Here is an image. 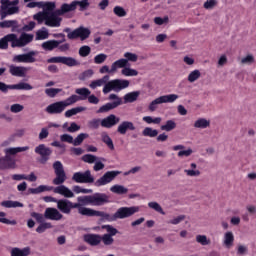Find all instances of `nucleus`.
Listing matches in <instances>:
<instances>
[{
	"label": "nucleus",
	"instance_id": "obj_8",
	"mask_svg": "<svg viewBox=\"0 0 256 256\" xmlns=\"http://www.w3.org/2000/svg\"><path fill=\"white\" fill-rule=\"evenodd\" d=\"M53 169L56 174V178L53 180L54 185H63L67 181V176L65 175V170H63V164L61 161H56L53 164Z\"/></svg>",
	"mask_w": 256,
	"mask_h": 256
},
{
	"label": "nucleus",
	"instance_id": "obj_52",
	"mask_svg": "<svg viewBox=\"0 0 256 256\" xmlns=\"http://www.w3.org/2000/svg\"><path fill=\"white\" fill-rule=\"evenodd\" d=\"M89 134L87 133H81L79 134L74 140H73V145L75 147L81 145V143H83V141H85V139H88Z\"/></svg>",
	"mask_w": 256,
	"mask_h": 256
},
{
	"label": "nucleus",
	"instance_id": "obj_20",
	"mask_svg": "<svg viewBox=\"0 0 256 256\" xmlns=\"http://www.w3.org/2000/svg\"><path fill=\"white\" fill-rule=\"evenodd\" d=\"M45 219H49L50 221H61L63 219V214L57 208H46L44 211Z\"/></svg>",
	"mask_w": 256,
	"mask_h": 256
},
{
	"label": "nucleus",
	"instance_id": "obj_7",
	"mask_svg": "<svg viewBox=\"0 0 256 256\" xmlns=\"http://www.w3.org/2000/svg\"><path fill=\"white\" fill-rule=\"evenodd\" d=\"M83 213L85 215H88V217H101L104 221H108V223H113V221H117L116 214L113 215L103 212V211H97L93 209H84Z\"/></svg>",
	"mask_w": 256,
	"mask_h": 256
},
{
	"label": "nucleus",
	"instance_id": "obj_12",
	"mask_svg": "<svg viewBox=\"0 0 256 256\" xmlns=\"http://www.w3.org/2000/svg\"><path fill=\"white\" fill-rule=\"evenodd\" d=\"M34 38L35 36L33 34H27L25 32H23L19 38L15 34L12 47H25L26 45H29V43H31Z\"/></svg>",
	"mask_w": 256,
	"mask_h": 256
},
{
	"label": "nucleus",
	"instance_id": "obj_38",
	"mask_svg": "<svg viewBox=\"0 0 256 256\" xmlns=\"http://www.w3.org/2000/svg\"><path fill=\"white\" fill-rule=\"evenodd\" d=\"M75 93L79 95L80 101H85V99H88L89 95H91V90L88 88H77Z\"/></svg>",
	"mask_w": 256,
	"mask_h": 256
},
{
	"label": "nucleus",
	"instance_id": "obj_55",
	"mask_svg": "<svg viewBox=\"0 0 256 256\" xmlns=\"http://www.w3.org/2000/svg\"><path fill=\"white\" fill-rule=\"evenodd\" d=\"M77 101H81V98H79V96L74 94L69 98H67L66 100H64L63 103L65 107H69V105H73L74 103H77Z\"/></svg>",
	"mask_w": 256,
	"mask_h": 256
},
{
	"label": "nucleus",
	"instance_id": "obj_14",
	"mask_svg": "<svg viewBox=\"0 0 256 256\" xmlns=\"http://www.w3.org/2000/svg\"><path fill=\"white\" fill-rule=\"evenodd\" d=\"M35 153L40 155V163L45 165V163L49 161V157L51 156L52 151L51 148L45 146V144H40L35 148Z\"/></svg>",
	"mask_w": 256,
	"mask_h": 256
},
{
	"label": "nucleus",
	"instance_id": "obj_56",
	"mask_svg": "<svg viewBox=\"0 0 256 256\" xmlns=\"http://www.w3.org/2000/svg\"><path fill=\"white\" fill-rule=\"evenodd\" d=\"M217 0H206L203 4L204 9L211 11L217 7Z\"/></svg>",
	"mask_w": 256,
	"mask_h": 256
},
{
	"label": "nucleus",
	"instance_id": "obj_64",
	"mask_svg": "<svg viewBox=\"0 0 256 256\" xmlns=\"http://www.w3.org/2000/svg\"><path fill=\"white\" fill-rule=\"evenodd\" d=\"M90 53H91V47H89V46H82L79 49L80 57H87Z\"/></svg>",
	"mask_w": 256,
	"mask_h": 256
},
{
	"label": "nucleus",
	"instance_id": "obj_27",
	"mask_svg": "<svg viewBox=\"0 0 256 256\" xmlns=\"http://www.w3.org/2000/svg\"><path fill=\"white\" fill-rule=\"evenodd\" d=\"M31 255V248L24 247H14L10 250V256H29Z\"/></svg>",
	"mask_w": 256,
	"mask_h": 256
},
{
	"label": "nucleus",
	"instance_id": "obj_1",
	"mask_svg": "<svg viewBox=\"0 0 256 256\" xmlns=\"http://www.w3.org/2000/svg\"><path fill=\"white\" fill-rule=\"evenodd\" d=\"M55 2H46L44 5V11H40L33 15L34 21H37L38 25H47V27H61L62 15L71 13L79 7V11H85L91 7V0H74L70 4L63 3L60 9L55 11ZM55 11V12H53Z\"/></svg>",
	"mask_w": 256,
	"mask_h": 256
},
{
	"label": "nucleus",
	"instance_id": "obj_33",
	"mask_svg": "<svg viewBox=\"0 0 256 256\" xmlns=\"http://www.w3.org/2000/svg\"><path fill=\"white\" fill-rule=\"evenodd\" d=\"M9 89H16L18 91H31L33 86H31L29 83L20 82L18 84L9 85Z\"/></svg>",
	"mask_w": 256,
	"mask_h": 256
},
{
	"label": "nucleus",
	"instance_id": "obj_21",
	"mask_svg": "<svg viewBox=\"0 0 256 256\" xmlns=\"http://www.w3.org/2000/svg\"><path fill=\"white\" fill-rule=\"evenodd\" d=\"M192 126L198 131L209 129V127H211V119L198 117L196 120H194Z\"/></svg>",
	"mask_w": 256,
	"mask_h": 256
},
{
	"label": "nucleus",
	"instance_id": "obj_24",
	"mask_svg": "<svg viewBox=\"0 0 256 256\" xmlns=\"http://www.w3.org/2000/svg\"><path fill=\"white\" fill-rule=\"evenodd\" d=\"M184 173L186 177H201V169L195 162L190 163L189 168L184 169Z\"/></svg>",
	"mask_w": 256,
	"mask_h": 256
},
{
	"label": "nucleus",
	"instance_id": "obj_47",
	"mask_svg": "<svg viewBox=\"0 0 256 256\" xmlns=\"http://www.w3.org/2000/svg\"><path fill=\"white\" fill-rule=\"evenodd\" d=\"M138 97H139V92H137V91L127 93L124 96V103H133V102L137 101Z\"/></svg>",
	"mask_w": 256,
	"mask_h": 256
},
{
	"label": "nucleus",
	"instance_id": "obj_18",
	"mask_svg": "<svg viewBox=\"0 0 256 256\" xmlns=\"http://www.w3.org/2000/svg\"><path fill=\"white\" fill-rule=\"evenodd\" d=\"M65 109H67V107L65 106L64 102L59 101L48 105L45 111L49 115H60V113H63Z\"/></svg>",
	"mask_w": 256,
	"mask_h": 256
},
{
	"label": "nucleus",
	"instance_id": "obj_23",
	"mask_svg": "<svg viewBox=\"0 0 256 256\" xmlns=\"http://www.w3.org/2000/svg\"><path fill=\"white\" fill-rule=\"evenodd\" d=\"M119 121V117L111 114L108 117L101 120V126L105 127L106 129H111V127H115V125H117Z\"/></svg>",
	"mask_w": 256,
	"mask_h": 256
},
{
	"label": "nucleus",
	"instance_id": "obj_2",
	"mask_svg": "<svg viewBox=\"0 0 256 256\" xmlns=\"http://www.w3.org/2000/svg\"><path fill=\"white\" fill-rule=\"evenodd\" d=\"M129 85H130L129 80L114 79L109 81V75H105L100 79L92 81L89 84V87L90 89H97V87H103L102 91L104 95H107V93H111V91H115L116 93H119V91H123V89H127Z\"/></svg>",
	"mask_w": 256,
	"mask_h": 256
},
{
	"label": "nucleus",
	"instance_id": "obj_48",
	"mask_svg": "<svg viewBox=\"0 0 256 256\" xmlns=\"http://www.w3.org/2000/svg\"><path fill=\"white\" fill-rule=\"evenodd\" d=\"M47 229H53V224H51V222L44 221L39 224L36 231L38 233H45Z\"/></svg>",
	"mask_w": 256,
	"mask_h": 256
},
{
	"label": "nucleus",
	"instance_id": "obj_34",
	"mask_svg": "<svg viewBox=\"0 0 256 256\" xmlns=\"http://www.w3.org/2000/svg\"><path fill=\"white\" fill-rule=\"evenodd\" d=\"M196 243H199L202 247H207L208 245H211V238L205 234H198L196 235Z\"/></svg>",
	"mask_w": 256,
	"mask_h": 256
},
{
	"label": "nucleus",
	"instance_id": "obj_63",
	"mask_svg": "<svg viewBox=\"0 0 256 256\" xmlns=\"http://www.w3.org/2000/svg\"><path fill=\"white\" fill-rule=\"evenodd\" d=\"M31 217L37 221V223L41 224L45 221V215L37 212H31Z\"/></svg>",
	"mask_w": 256,
	"mask_h": 256
},
{
	"label": "nucleus",
	"instance_id": "obj_46",
	"mask_svg": "<svg viewBox=\"0 0 256 256\" xmlns=\"http://www.w3.org/2000/svg\"><path fill=\"white\" fill-rule=\"evenodd\" d=\"M177 123L175 120H167L164 125L160 127L162 131H173V129H176Z\"/></svg>",
	"mask_w": 256,
	"mask_h": 256
},
{
	"label": "nucleus",
	"instance_id": "obj_59",
	"mask_svg": "<svg viewBox=\"0 0 256 256\" xmlns=\"http://www.w3.org/2000/svg\"><path fill=\"white\" fill-rule=\"evenodd\" d=\"M113 13L116 14L117 17H126L127 11L121 6H115L113 9Z\"/></svg>",
	"mask_w": 256,
	"mask_h": 256
},
{
	"label": "nucleus",
	"instance_id": "obj_17",
	"mask_svg": "<svg viewBox=\"0 0 256 256\" xmlns=\"http://www.w3.org/2000/svg\"><path fill=\"white\" fill-rule=\"evenodd\" d=\"M91 35V30L89 28L80 27L76 30L69 32L67 37L68 39H77L78 37L80 39H89V36Z\"/></svg>",
	"mask_w": 256,
	"mask_h": 256
},
{
	"label": "nucleus",
	"instance_id": "obj_36",
	"mask_svg": "<svg viewBox=\"0 0 256 256\" xmlns=\"http://www.w3.org/2000/svg\"><path fill=\"white\" fill-rule=\"evenodd\" d=\"M199 79H201V71L199 69L192 70L187 76L188 83H195Z\"/></svg>",
	"mask_w": 256,
	"mask_h": 256
},
{
	"label": "nucleus",
	"instance_id": "obj_62",
	"mask_svg": "<svg viewBox=\"0 0 256 256\" xmlns=\"http://www.w3.org/2000/svg\"><path fill=\"white\" fill-rule=\"evenodd\" d=\"M105 61H107V54L100 53L94 57V63H96V65H101L105 63Z\"/></svg>",
	"mask_w": 256,
	"mask_h": 256
},
{
	"label": "nucleus",
	"instance_id": "obj_39",
	"mask_svg": "<svg viewBox=\"0 0 256 256\" xmlns=\"http://www.w3.org/2000/svg\"><path fill=\"white\" fill-rule=\"evenodd\" d=\"M45 39H49V30L43 27L36 32V41H43Z\"/></svg>",
	"mask_w": 256,
	"mask_h": 256
},
{
	"label": "nucleus",
	"instance_id": "obj_35",
	"mask_svg": "<svg viewBox=\"0 0 256 256\" xmlns=\"http://www.w3.org/2000/svg\"><path fill=\"white\" fill-rule=\"evenodd\" d=\"M60 42L56 40H50L42 43V49L45 51H53V49H57L59 47Z\"/></svg>",
	"mask_w": 256,
	"mask_h": 256
},
{
	"label": "nucleus",
	"instance_id": "obj_5",
	"mask_svg": "<svg viewBox=\"0 0 256 256\" xmlns=\"http://www.w3.org/2000/svg\"><path fill=\"white\" fill-rule=\"evenodd\" d=\"M0 3V17L2 20L8 15H16V13H19V0H0Z\"/></svg>",
	"mask_w": 256,
	"mask_h": 256
},
{
	"label": "nucleus",
	"instance_id": "obj_44",
	"mask_svg": "<svg viewBox=\"0 0 256 256\" xmlns=\"http://www.w3.org/2000/svg\"><path fill=\"white\" fill-rule=\"evenodd\" d=\"M142 135L143 137H157L159 135V131H157V129H153L151 127H146L143 129L142 131Z\"/></svg>",
	"mask_w": 256,
	"mask_h": 256
},
{
	"label": "nucleus",
	"instance_id": "obj_37",
	"mask_svg": "<svg viewBox=\"0 0 256 256\" xmlns=\"http://www.w3.org/2000/svg\"><path fill=\"white\" fill-rule=\"evenodd\" d=\"M142 121L144 123H147V125H161V121H163V118L161 117H153V116H144L142 118Z\"/></svg>",
	"mask_w": 256,
	"mask_h": 256
},
{
	"label": "nucleus",
	"instance_id": "obj_40",
	"mask_svg": "<svg viewBox=\"0 0 256 256\" xmlns=\"http://www.w3.org/2000/svg\"><path fill=\"white\" fill-rule=\"evenodd\" d=\"M121 75H124V77H137V75H139V71L126 66L121 70Z\"/></svg>",
	"mask_w": 256,
	"mask_h": 256
},
{
	"label": "nucleus",
	"instance_id": "obj_16",
	"mask_svg": "<svg viewBox=\"0 0 256 256\" xmlns=\"http://www.w3.org/2000/svg\"><path fill=\"white\" fill-rule=\"evenodd\" d=\"M105 203H109V196L105 193H96L90 195V205L93 207H101V205H105Z\"/></svg>",
	"mask_w": 256,
	"mask_h": 256
},
{
	"label": "nucleus",
	"instance_id": "obj_51",
	"mask_svg": "<svg viewBox=\"0 0 256 256\" xmlns=\"http://www.w3.org/2000/svg\"><path fill=\"white\" fill-rule=\"evenodd\" d=\"M87 108L85 107H76V108H72L70 110H67L65 112V117H73V115H77V113H82V111H85Z\"/></svg>",
	"mask_w": 256,
	"mask_h": 256
},
{
	"label": "nucleus",
	"instance_id": "obj_54",
	"mask_svg": "<svg viewBox=\"0 0 256 256\" xmlns=\"http://www.w3.org/2000/svg\"><path fill=\"white\" fill-rule=\"evenodd\" d=\"M148 207L154 211H157V213H160L161 215H165V211H163V208L157 202H149Z\"/></svg>",
	"mask_w": 256,
	"mask_h": 256
},
{
	"label": "nucleus",
	"instance_id": "obj_15",
	"mask_svg": "<svg viewBox=\"0 0 256 256\" xmlns=\"http://www.w3.org/2000/svg\"><path fill=\"white\" fill-rule=\"evenodd\" d=\"M117 175H119V171H108L102 177L96 180L95 186L103 187L105 185H109V183H111V181H113Z\"/></svg>",
	"mask_w": 256,
	"mask_h": 256
},
{
	"label": "nucleus",
	"instance_id": "obj_3",
	"mask_svg": "<svg viewBox=\"0 0 256 256\" xmlns=\"http://www.w3.org/2000/svg\"><path fill=\"white\" fill-rule=\"evenodd\" d=\"M29 151V146L24 147H8L4 149L5 156L2 157V163L0 164V169L5 171L7 169H17V160L14 159V155L17 153H23Z\"/></svg>",
	"mask_w": 256,
	"mask_h": 256
},
{
	"label": "nucleus",
	"instance_id": "obj_6",
	"mask_svg": "<svg viewBox=\"0 0 256 256\" xmlns=\"http://www.w3.org/2000/svg\"><path fill=\"white\" fill-rule=\"evenodd\" d=\"M179 99V95L177 94H167L163 96H159L155 98L150 104L148 105L149 111H157L159 109V105H163V103H175V101Z\"/></svg>",
	"mask_w": 256,
	"mask_h": 256
},
{
	"label": "nucleus",
	"instance_id": "obj_10",
	"mask_svg": "<svg viewBox=\"0 0 256 256\" xmlns=\"http://www.w3.org/2000/svg\"><path fill=\"white\" fill-rule=\"evenodd\" d=\"M37 55H39V52L30 51L25 54L15 55L12 61L14 63H35V61H37V59L35 58L37 57Z\"/></svg>",
	"mask_w": 256,
	"mask_h": 256
},
{
	"label": "nucleus",
	"instance_id": "obj_28",
	"mask_svg": "<svg viewBox=\"0 0 256 256\" xmlns=\"http://www.w3.org/2000/svg\"><path fill=\"white\" fill-rule=\"evenodd\" d=\"M84 241L92 246H97L101 243V235L99 234H87L84 236Z\"/></svg>",
	"mask_w": 256,
	"mask_h": 256
},
{
	"label": "nucleus",
	"instance_id": "obj_32",
	"mask_svg": "<svg viewBox=\"0 0 256 256\" xmlns=\"http://www.w3.org/2000/svg\"><path fill=\"white\" fill-rule=\"evenodd\" d=\"M110 191L112 193H115L116 195H127V193H129V189H127L125 186L119 185V184L113 185L110 188Z\"/></svg>",
	"mask_w": 256,
	"mask_h": 256
},
{
	"label": "nucleus",
	"instance_id": "obj_30",
	"mask_svg": "<svg viewBox=\"0 0 256 256\" xmlns=\"http://www.w3.org/2000/svg\"><path fill=\"white\" fill-rule=\"evenodd\" d=\"M101 141L105 143V145L110 149V151H115V144H113V139L107 132L101 133Z\"/></svg>",
	"mask_w": 256,
	"mask_h": 256
},
{
	"label": "nucleus",
	"instance_id": "obj_31",
	"mask_svg": "<svg viewBox=\"0 0 256 256\" xmlns=\"http://www.w3.org/2000/svg\"><path fill=\"white\" fill-rule=\"evenodd\" d=\"M127 65L128 63L125 58L118 59L112 63V71H114V73H117L118 69H125Z\"/></svg>",
	"mask_w": 256,
	"mask_h": 256
},
{
	"label": "nucleus",
	"instance_id": "obj_11",
	"mask_svg": "<svg viewBox=\"0 0 256 256\" xmlns=\"http://www.w3.org/2000/svg\"><path fill=\"white\" fill-rule=\"evenodd\" d=\"M73 181L76 183H94L95 178L91 175L90 170H86L85 172H76L72 177Z\"/></svg>",
	"mask_w": 256,
	"mask_h": 256
},
{
	"label": "nucleus",
	"instance_id": "obj_26",
	"mask_svg": "<svg viewBox=\"0 0 256 256\" xmlns=\"http://www.w3.org/2000/svg\"><path fill=\"white\" fill-rule=\"evenodd\" d=\"M9 70L11 75H13L14 77H25L27 75V71H29V68L11 65L9 67Z\"/></svg>",
	"mask_w": 256,
	"mask_h": 256
},
{
	"label": "nucleus",
	"instance_id": "obj_57",
	"mask_svg": "<svg viewBox=\"0 0 256 256\" xmlns=\"http://www.w3.org/2000/svg\"><path fill=\"white\" fill-rule=\"evenodd\" d=\"M109 100L113 101L111 102L115 107H119V105L123 104V100L119 98L116 94H110L109 95Z\"/></svg>",
	"mask_w": 256,
	"mask_h": 256
},
{
	"label": "nucleus",
	"instance_id": "obj_22",
	"mask_svg": "<svg viewBox=\"0 0 256 256\" xmlns=\"http://www.w3.org/2000/svg\"><path fill=\"white\" fill-rule=\"evenodd\" d=\"M235 244V234L233 231H226L222 236V245L225 249H231Z\"/></svg>",
	"mask_w": 256,
	"mask_h": 256
},
{
	"label": "nucleus",
	"instance_id": "obj_50",
	"mask_svg": "<svg viewBox=\"0 0 256 256\" xmlns=\"http://www.w3.org/2000/svg\"><path fill=\"white\" fill-rule=\"evenodd\" d=\"M241 65H253L255 63V56L253 54H247L240 59Z\"/></svg>",
	"mask_w": 256,
	"mask_h": 256
},
{
	"label": "nucleus",
	"instance_id": "obj_4",
	"mask_svg": "<svg viewBox=\"0 0 256 256\" xmlns=\"http://www.w3.org/2000/svg\"><path fill=\"white\" fill-rule=\"evenodd\" d=\"M47 191H53V193L62 195V197H65L66 199H72V197H75V193L65 185H59L57 187L40 185L37 188H30L28 193H31L32 195H39L40 193H45Z\"/></svg>",
	"mask_w": 256,
	"mask_h": 256
},
{
	"label": "nucleus",
	"instance_id": "obj_25",
	"mask_svg": "<svg viewBox=\"0 0 256 256\" xmlns=\"http://www.w3.org/2000/svg\"><path fill=\"white\" fill-rule=\"evenodd\" d=\"M135 124L131 121H123L118 125L117 131L120 135H126L127 131H135Z\"/></svg>",
	"mask_w": 256,
	"mask_h": 256
},
{
	"label": "nucleus",
	"instance_id": "obj_42",
	"mask_svg": "<svg viewBox=\"0 0 256 256\" xmlns=\"http://www.w3.org/2000/svg\"><path fill=\"white\" fill-rule=\"evenodd\" d=\"M101 229H105L106 235H110V237H115V235H119V230H117V228H115L113 225H102Z\"/></svg>",
	"mask_w": 256,
	"mask_h": 256
},
{
	"label": "nucleus",
	"instance_id": "obj_19",
	"mask_svg": "<svg viewBox=\"0 0 256 256\" xmlns=\"http://www.w3.org/2000/svg\"><path fill=\"white\" fill-rule=\"evenodd\" d=\"M78 203H74V205H79V207H75L76 209H78V213L80 215H84L86 217H89L88 214H85V212H83L84 209H91V208H87L84 207L83 205H91V195L90 196H79L77 198Z\"/></svg>",
	"mask_w": 256,
	"mask_h": 256
},
{
	"label": "nucleus",
	"instance_id": "obj_45",
	"mask_svg": "<svg viewBox=\"0 0 256 256\" xmlns=\"http://www.w3.org/2000/svg\"><path fill=\"white\" fill-rule=\"evenodd\" d=\"M2 207H6L7 209L23 207V203L19 201L6 200L1 203Z\"/></svg>",
	"mask_w": 256,
	"mask_h": 256
},
{
	"label": "nucleus",
	"instance_id": "obj_43",
	"mask_svg": "<svg viewBox=\"0 0 256 256\" xmlns=\"http://www.w3.org/2000/svg\"><path fill=\"white\" fill-rule=\"evenodd\" d=\"M1 29H9L13 28L12 31H15L17 29V21L16 20H5L3 22H0Z\"/></svg>",
	"mask_w": 256,
	"mask_h": 256
},
{
	"label": "nucleus",
	"instance_id": "obj_60",
	"mask_svg": "<svg viewBox=\"0 0 256 256\" xmlns=\"http://www.w3.org/2000/svg\"><path fill=\"white\" fill-rule=\"evenodd\" d=\"M61 91H63L61 88H48L45 90V94L48 97H55L57 94L61 93Z\"/></svg>",
	"mask_w": 256,
	"mask_h": 256
},
{
	"label": "nucleus",
	"instance_id": "obj_9",
	"mask_svg": "<svg viewBox=\"0 0 256 256\" xmlns=\"http://www.w3.org/2000/svg\"><path fill=\"white\" fill-rule=\"evenodd\" d=\"M139 206H131V207H120L115 212L116 220L117 219H129V217H133L135 213H139Z\"/></svg>",
	"mask_w": 256,
	"mask_h": 256
},
{
	"label": "nucleus",
	"instance_id": "obj_53",
	"mask_svg": "<svg viewBox=\"0 0 256 256\" xmlns=\"http://www.w3.org/2000/svg\"><path fill=\"white\" fill-rule=\"evenodd\" d=\"M111 109H117V106H115V104L109 102L104 104L103 106H101L97 113H107V111H111Z\"/></svg>",
	"mask_w": 256,
	"mask_h": 256
},
{
	"label": "nucleus",
	"instance_id": "obj_58",
	"mask_svg": "<svg viewBox=\"0 0 256 256\" xmlns=\"http://www.w3.org/2000/svg\"><path fill=\"white\" fill-rule=\"evenodd\" d=\"M101 241L103 242L104 245H113V243H115V239H113V236L108 235V234H104L103 236H101Z\"/></svg>",
	"mask_w": 256,
	"mask_h": 256
},
{
	"label": "nucleus",
	"instance_id": "obj_13",
	"mask_svg": "<svg viewBox=\"0 0 256 256\" xmlns=\"http://www.w3.org/2000/svg\"><path fill=\"white\" fill-rule=\"evenodd\" d=\"M75 207H79V204H74L70 200L67 199H59L57 201V209L64 213L65 215H69L72 209H76Z\"/></svg>",
	"mask_w": 256,
	"mask_h": 256
},
{
	"label": "nucleus",
	"instance_id": "obj_49",
	"mask_svg": "<svg viewBox=\"0 0 256 256\" xmlns=\"http://www.w3.org/2000/svg\"><path fill=\"white\" fill-rule=\"evenodd\" d=\"M124 59L127 61V63H137L139 61V56L132 52H125L124 53Z\"/></svg>",
	"mask_w": 256,
	"mask_h": 256
},
{
	"label": "nucleus",
	"instance_id": "obj_41",
	"mask_svg": "<svg viewBox=\"0 0 256 256\" xmlns=\"http://www.w3.org/2000/svg\"><path fill=\"white\" fill-rule=\"evenodd\" d=\"M62 65H67V67H77V65H79V61L73 57L63 56Z\"/></svg>",
	"mask_w": 256,
	"mask_h": 256
},
{
	"label": "nucleus",
	"instance_id": "obj_29",
	"mask_svg": "<svg viewBox=\"0 0 256 256\" xmlns=\"http://www.w3.org/2000/svg\"><path fill=\"white\" fill-rule=\"evenodd\" d=\"M15 39V34H8L0 39V49H7L9 47V43H11V47H13Z\"/></svg>",
	"mask_w": 256,
	"mask_h": 256
},
{
	"label": "nucleus",
	"instance_id": "obj_61",
	"mask_svg": "<svg viewBox=\"0 0 256 256\" xmlns=\"http://www.w3.org/2000/svg\"><path fill=\"white\" fill-rule=\"evenodd\" d=\"M97 159V156L93 154H86L82 157V161H84L85 163H89L90 165L95 163Z\"/></svg>",
	"mask_w": 256,
	"mask_h": 256
}]
</instances>
